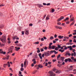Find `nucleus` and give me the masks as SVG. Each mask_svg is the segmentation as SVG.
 I'll return each mask as SVG.
<instances>
[{"label": "nucleus", "instance_id": "774afa93", "mask_svg": "<svg viewBox=\"0 0 76 76\" xmlns=\"http://www.w3.org/2000/svg\"><path fill=\"white\" fill-rule=\"evenodd\" d=\"M73 34L74 35H76V32L74 33Z\"/></svg>", "mask_w": 76, "mask_h": 76}, {"label": "nucleus", "instance_id": "393cba45", "mask_svg": "<svg viewBox=\"0 0 76 76\" xmlns=\"http://www.w3.org/2000/svg\"><path fill=\"white\" fill-rule=\"evenodd\" d=\"M59 49L57 47H56L55 48V50H56V51H58Z\"/></svg>", "mask_w": 76, "mask_h": 76}, {"label": "nucleus", "instance_id": "a211bd4d", "mask_svg": "<svg viewBox=\"0 0 76 76\" xmlns=\"http://www.w3.org/2000/svg\"><path fill=\"white\" fill-rule=\"evenodd\" d=\"M16 38H17V36H15L13 37L12 39L14 40H15V39H16Z\"/></svg>", "mask_w": 76, "mask_h": 76}, {"label": "nucleus", "instance_id": "72a5a7b5", "mask_svg": "<svg viewBox=\"0 0 76 76\" xmlns=\"http://www.w3.org/2000/svg\"><path fill=\"white\" fill-rule=\"evenodd\" d=\"M68 61V59H66L65 60V63H67V62Z\"/></svg>", "mask_w": 76, "mask_h": 76}, {"label": "nucleus", "instance_id": "2f4dec72", "mask_svg": "<svg viewBox=\"0 0 76 76\" xmlns=\"http://www.w3.org/2000/svg\"><path fill=\"white\" fill-rule=\"evenodd\" d=\"M7 65H8V64H4V67H6V66H7Z\"/></svg>", "mask_w": 76, "mask_h": 76}, {"label": "nucleus", "instance_id": "f257e3e1", "mask_svg": "<svg viewBox=\"0 0 76 76\" xmlns=\"http://www.w3.org/2000/svg\"><path fill=\"white\" fill-rule=\"evenodd\" d=\"M48 73L50 74V76H56V74H54V73L52 71H49L48 72Z\"/></svg>", "mask_w": 76, "mask_h": 76}, {"label": "nucleus", "instance_id": "f8f14e48", "mask_svg": "<svg viewBox=\"0 0 76 76\" xmlns=\"http://www.w3.org/2000/svg\"><path fill=\"white\" fill-rule=\"evenodd\" d=\"M76 52H74V53H72L71 54V56H74L75 57L76 56Z\"/></svg>", "mask_w": 76, "mask_h": 76}, {"label": "nucleus", "instance_id": "f03ea898", "mask_svg": "<svg viewBox=\"0 0 76 76\" xmlns=\"http://www.w3.org/2000/svg\"><path fill=\"white\" fill-rule=\"evenodd\" d=\"M42 54L41 53H39L38 54V56L39 57V58H40V59L41 60L42 58V57H44V55H45V54H43L42 55V56H41Z\"/></svg>", "mask_w": 76, "mask_h": 76}, {"label": "nucleus", "instance_id": "680f3d73", "mask_svg": "<svg viewBox=\"0 0 76 76\" xmlns=\"http://www.w3.org/2000/svg\"><path fill=\"white\" fill-rule=\"evenodd\" d=\"M21 33H22V35H24V31H22L21 32Z\"/></svg>", "mask_w": 76, "mask_h": 76}, {"label": "nucleus", "instance_id": "58836bf2", "mask_svg": "<svg viewBox=\"0 0 76 76\" xmlns=\"http://www.w3.org/2000/svg\"><path fill=\"white\" fill-rule=\"evenodd\" d=\"M60 55H59L58 56H57V59L58 60L59 58H60Z\"/></svg>", "mask_w": 76, "mask_h": 76}, {"label": "nucleus", "instance_id": "9d476101", "mask_svg": "<svg viewBox=\"0 0 76 76\" xmlns=\"http://www.w3.org/2000/svg\"><path fill=\"white\" fill-rule=\"evenodd\" d=\"M67 48H69L70 50V51L72 50V46H68Z\"/></svg>", "mask_w": 76, "mask_h": 76}, {"label": "nucleus", "instance_id": "4d7b16f0", "mask_svg": "<svg viewBox=\"0 0 76 76\" xmlns=\"http://www.w3.org/2000/svg\"><path fill=\"white\" fill-rule=\"evenodd\" d=\"M44 38H42L41 39V41H44Z\"/></svg>", "mask_w": 76, "mask_h": 76}, {"label": "nucleus", "instance_id": "3c124183", "mask_svg": "<svg viewBox=\"0 0 76 76\" xmlns=\"http://www.w3.org/2000/svg\"><path fill=\"white\" fill-rule=\"evenodd\" d=\"M9 56H7V58H6V59H7V60H9Z\"/></svg>", "mask_w": 76, "mask_h": 76}, {"label": "nucleus", "instance_id": "c03bdc74", "mask_svg": "<svg viewBox=\"0 0 76 76\" xmlns=\"http://www.w3.org/2000/svg\"><path fill=\"white\" fill-rule=\"evenodd\" d=\"M44 50H47V47H45V48H44Z\"/></svg>", "mask_w": 76, "mask_h": 76}, {"label": "nucleus", "instance_id": "603ef678", "mask_svg": "<svg viewBox=\"0 0 76 76\" xmlns=\"http://www.w3.org/2000/svg\"><path fill=\"white\" fill-rule=\"evenodd\" d=\"M58 29H62V27H59Z\"/></svg>", "mask_w": 76, "mask_h": 76}, {"label": "nucleus", "instance_id": "0e129e2a", "mask_svg": "<svg viewBox=\"0 0 76 76\" xmlns=\"http://www.w3.org/2000/svg\"><path fill=\"white\" fill-rule=\"evenodd\" d=\"M71 59H72L73 60H74V59H75L74 57H71Z\"/></svg>", "mask_w": 76, "mask_h": 76}, {"label": "nucleus", "instance_id": "4468645a", "mask_svg": "<svg viewBox=\"0 0 76 76\" xmlns=\"http://www.w3.org/2000/svg\"><path fill=\"white\" fill-rule=\"evenodd\" d=\"M50 40L54 39V37L53 36H50Z\"/></svg>", "mask_w": 76, "mask_h": 76}, {"label": "nucleus", "instance_id": "f3484780", "mask_svg": "<svg viewBox=\"0 0 76 76\" xmlns=\"http://www.w3.org/2000/svg\"><path fill=\"white\" fill-rule=\"evenodd\" d=\"M58 38H60V39H61L63 38V36H58Z\"/></svg>", "mask_w": 76, "mask_h": 76}, {"label": "nucleus", "instance_id": "5fc2aeb1", "mask_svg": "<svg viewBox=\"0 0 76 76\" xmlns=\"http://www.w3.org/2000/svg\"><path fill=\"white\" fill-rule=\"evenodd\" d=\"M43 38H44V39H47V38L45 37H44Z\"/></svg>", "mask_w": 76, "mask_h": 76}, {"label": "nucleus", "instance_id": "e433bc0d", "mask_svg": "<svg viewBox=\"0 0 76 76\" xmlns=\"http://www.w3.org/2000/svg\"><path fill=\"white\" fill-rule=\"evenodd\" d=\"M54 37L55 38H57V34H55L54 35Z\"/></svg>", "mask_w": 76, "mask_h": 76}, {"label": "nucleus", "instance_id": "2eb2a0df", "mask_svg": "<svg viewBox=\"0 0 76 76\" xmlns=\"http://www.w3.org/2000/svg\"><path fill=\"white\" fill-rule=\"evenodd\" d=\"M66 55H67L68 56H70L71 55V54L69 52H67L66 54Z\"/></svg>", "mask_w": 76, "mask_h": 76}, {"label": "nucleus", "instance_id": "bf43d9fd", "mask_svg": "<svg viewBox=\"0 0 76 76\" xmlns=\"http://www.w3.org/2000/svg\"><path fill=\"white\" fill-rule=\"evenodd\" d=\"M73 48H75L76 47V45H74L73 46H72Z\"/></svg>", "mask_w": 76, "mask_h": 76}, {"label": "nucleus", "instance_id": "ea45409f", "mask_svg": "<svg viewBox=\"0 0 76 76\" xmlns=\"http://www.w3.org/2000/svg\"><path fill=\"white\" fill-rule=\"evenodd\" d=\"M65 23H62V26H65Z\"/></svg>", "mask_w": 76, "mask_h": 76}, {"label": "nucleus", "instance_id": "9b49d317", "mask_svg": "<svg viewBox=\"0 0 76 76\" xmlns=\"http://www.w3.org/2000/svg\"><path fill=\"white\" fill-rule=\"evenodd\" d=\"M38 66L39 67V68H42V67H43V66L41 64H39L38 65Z\"/></svg>", "mask_w": 76, "mask_h": 76}, {"label": "nucleus", "instance_id": "bb28decb", "mask_svg": "<svg viewBox=\"0 0 76 76\" xmlns=\"http://www.w3.org/2000/svg\"><path fill=\"white\" fill-rule=\"evenodd\" d=\"M57 47L59 49L60 48H61V46L60 45H58V47Z\"/></svg>", "mask_w": 76, "mask_h": 76}, {"label": "nucleus", "instance_id": "cd10ccee", "mask_svg": "<svg viewBox=\"0 0 76 76\" xmlns=\"http://www.w3.org/2000/svg\"><path fill=\"white\" fill-rule=\"evenodd\" d=\"M53 72H55L57 71V69H56V68H53Z\"/></svg>", "mask_w": 76, "mask_h": 76}, {"label": "nucleus", "instance_id": "4c0bfd02", "mask_svg": "<svg viewBox=\"0 0 76 76\" xmlns=\"http://www.w3.org/2000/svg\"><path fill=\"white\" fill-rule=\"evenodd\" d=\"M54 11H55V10H54V9H52V13H54Z\"/></svg>", "mask_w": 76, "mask_h": 76}, {"label": "nucleus", "instance_id": "79ce46f5", "mask_svg": "<svg viewBox=\"0 0 76 76\" xmlns=\"http://www.w3.org/2000/svg\"><path fill=\"white\" fill-rule=\"evenodd\" d=\"M19 43V41L18 40H16V41L15 42V44H17Z\"/></svg>", "mask_w": 76, "mask_h": 76}, {"label": "nucleus", "instance_id": "49530a36", "mask_svg": "<svg viewBox=\"0 0 76 76\" xmlns=\"http://www.w3.org/2000/svg\"><path fill=\"white\" fill-rule=\"evenodd\" d=\"M20 69V71H23L24 70V69H23V68H21Z\"/></svg>", "mask_w": 76, "mask_h": 76}, {"label": "nucleus", "instance_id": "09e8293b", "mask_svg": "<svg viewBox=\"0 0 76 76\" xmlns=\"http://www.w3.org/2000/svg\"><path fill=\"white\" fill-rule=\"evenodd\" d=\"M50 54H52L53 53V51L52 50V51H50Z\"/></svg>", "mask_w": 76, "mask_h": 76}, {"label": "nucleus", "instance_id": "6e6d98bb", "mask_svg": "<svg viewBox=\"0 0 76 76\" xmlns=\"http://www.w3.org/2000/svg\"><path fill=\"white\" fill-rule=\"evenodd\" d=\"M19 75H22V72L21 71H19Z\"/></svg>", "mask_w": 76, "mask_h": 76}, {"label": "nucleus", "instance_id": "f704fd0d", "mask_svg": "<svg viewBox=\"0 0 76 76\" xmlns=\"http://www.w3.org/2000/svg\"><path fill=\"white\" fill-rule=\"evenodd\" d=\"M57 66L60 67H61V64H58Z\"/></svg>", "mask_w": 76, "mask_h": 76}, {"label": "nucleus", "instance_id": "1a4fd4ad", "mask_svg": "<svg viewBox=\"0 0 76 76\" xmlns=\"http://www.w3.org/2000/svg\"><path fill=\"white\" fill-rule=\"evenodd\" d=\"M25 34L26 35H28L29 34V30L25 31Z\"/></svg>", "mask_w": 76, "mask_h": 76}, {"label": "nucleus", "instance_id": "423d86ee", "mask_svg": "<svg viewBox=\"0 0 76 76\" xmlns=\"http://www.w3.org/2000/svg\"><path fill=\"white\" fill-rule=\"evenodd\" d=\"M61 71L60 70H57L56 72V73H60Z\"/></svg>", "mask_w": 76, "mask_h": 76}, {"label": "nucleus", "instance_id": "052dcab7", "mask_svg": "<svg viewBox=\"0 0 76 76\" xmlns=\"http://www.w3.org/2000/svg\"><path fill=\"white\" fill-rule=\"evenodd\" d=\"M55 56V55H52V56H51V57L52 58H53V57H54Z\"/></svg>", "mask_w": 76, "mask_h": 76}, {"label": "nucleus", "instance_id": "13d9d810", "mask_svg": "<svg viewBox=\"0 0 76 76\" xmlns=\"http://www.w3.org/2000/svg\"><path fill=\"white\" fill-rule=\"evenodd\" d=\"M72 34H70L69 35V37H72Z\"/></svg>", "mask_w": 76, "mask_h": 76}, {"label": "nucleus", "instance_id": "864d4df0", "mask_svg": "<svg viewBox=\"0 0 76 76\" xmlns=\"http://www.w3.org/2000/svg\"><path fill=\"white\" fill-rule=\"evenodd\" d=\"M33 24L32 23H30L29 24V26H32Z\"/></svg>", "mask_w": 76, "mask_h": 76}, {"label": "nucleus", "instance_id": "6ab92c4d", "mask_svg": "<svg viewBox=\"0 0 76 76\" xmlns=\"http://www.w3.org/2000/svg\"><path fill=\"white\" fill-rule=\"evenodd\" d=\"M59 51H60L61 52V53H63L64 52V50H61V49H59Z\"/></svg>", "mask_w": 76, "mask_h": 76}, {"label": "nucleus", "instance_id": "a19ab883", "mask_svg": "<svg viewBox=\"0 0 76 76\" xmlns=\"http://www.w3.org/2000/svg\"><path fill=\"white\" fill-rule=\"evenodd\" d=\"M1 47H3V46H4V44H2L1 45Z\"/></svg>", "mask_w": 76, "mask_h": 76}, {"label": "nucleus", "instance_id": "20e7f679", "mask_svg": "<svg viewBox=\"0 0 76 76\" xmlns=\"http://www.w3.org/2000/svg\"><path fill=\"white\" fill-rule=\"evenodd\" d=\"M44 54L45 56V57H47V56H49L50 55V54L48 52H45Z\"/></svg>", "mask_w": 76, "mask_h": 76}, {"label": "nucleus", "instance_id": "473e14b6", "mask_svg": "<svg viewBox=\"0 0 76 76\" xmlns=\"http://www.w3.org/2000/svg\"><path fill=\"white\" fill-rule=\"evenodd\" d=\"M60 18L61 19V20H62V19H64V17L61 16L60 17Z\"/></svg>", "mask_w": 76, "mask_h": 76}, {"label": "nucleus", "instance_id": "7ed1b4c3", "mask_svg": "<svg viewBox=\"0 0 76 76\" xmlns=\"http://www.w3.org/2000/svg\"><path fill=\"white\" fill-rule=\"evenodd\" d=\"M56 47V46L55 45H52V46L51 45H49V48H50V49H53V50H54V49H55Z\"/></svg>", "mask_w": 76, "mask_h": 76}, {"label": "nucleus", "instance_id": "c85d7f7f", "mask_svg": "<svg viewBox=\"0 0 76 76\" xmlns=\"http://www.w3.org/2000/svg\"><path fill=\"white\" fill-rule=\"evenodd\" d=\"M67 59H68V60L69 62H70V61H72V60H71V59H70V58H68Z\"/></svg>", "mask_w": 76, "mask_h": 76}, {"label": "nucleus", "instance_id": "de8ad7c7", "mask_svg": "<svg viewBox=\"0 0 76 76\" xmlns=\"http://www.w3.org/2000/svg\"><path fill=\"white\" fill-rule=\"evenodd\" d=\"M55 27L56 28V29H58V27H58V26H55Z\"/></svg>", "mask_w": 76, "mask_h": 76}, {"label": "nucleus", "instance_id": "ddd939ff", "mask_svg": "<svg viewBox=\"0 0 76 76\" xmlns=\"http://www.w3.org/2000/svg\"><path fill=\"white\" fill-rule=\"evenodd\" d=\"M15 48L16 49L15 50L16 51H18L19 50H20V48H18L17 47H15Z\"/></svg>", "mask_w": 76, "mask_h": 76}, {"label": "nucleus", "instance_id": "c9c22d12", "mask_svg": "<svg viewBox=\"0 0 76 76\" xmlns=\"http://www.w3.org/2000/svg\"><path fill=\"white\" fill-rule=\"evenodd\" d=\"M57 25H61V22H59L58 23Z\"/></svg>", "mask_w": 76, "mask_h": 76}, {"label": "nucleus", "instance_id": "5701e85b", "mask_svg": "<svg viewBox=\"0 0 76 76\" xmlns=\"http://www.w3.org/2000/svg\"><path fill=\"white\" fill-rule=\"evenodd\" d=\"M68 20H69V18L67 17L64 20V21H66Z\"/></svg>", "mask_w": 76, "mask_h": 76}, {"label": "nucleus", "instance_id": "39448f33", "mask_svg": "<svg viewBox=\"0 0 76 76\" xmlns=\"http://www.w3.org/2000/svg\"><path fill=\"white\" fill-rule=\"evenodd\" d=\"M0 54H6V52L2 51V49H0Z\"/></svg>", "mask_w": 76, "mask_h": 76}, {"label": "nucleus", "instance_id": "412c9836", "mask_svg": "<svg viewBox=\"0 0 76 76\" xmlns=\"http://www.w3.org/2000/svg\"><path fill=\"white\" fill-rule=\"evenodd\" d=\"M53 52L55 53V54H57V53H58V52H56V51L55 50H54L53 51Z\"/></svg>", "mask_w": 76, "mask_h": 76}, {"label": "nucleus", "instance_id": "7c9ffc66", "mask_svg": "<svg viewBox=\"0 0 76 76\" xmlns=\"http://www.w3.org/2000/svg\"><path fill=\"white\" fill-rule=\"evenodd\" d=\"M64 39H69V37H64Z\"/></svg>", "mask_w": 76, "mask_h": 76}, {"label": "nucleus", "instance_id": "a18cd8bd", "mask_svg": "<svg viewBox=\"0 0 76 76\" xmlns=\"http://www.w3.org/2000/svg\"><path fill=\"white\" fill-rule=\"evenodd\" d=\"M74 23H75L74 22H73L72 23H71V24L70 25V26H72V25H73L74 24Z\"/></svg>", "mask_w": 76, "mask_h": 76}, {"label": "nucleus", "instance_id": "338daca9", "mask_svg": "<svg viewBox=\"0 0 76 76\" xmlns=\"http://www.w3.org/2000/svg\"><path fill=\"white\" fill-rule=\"evenodd\" d=\"M73 42H75V43H76V39H75L73 40Z\"/></svg>", "mask_w": 76, "mask_h": 76}, {"label": "nucleus", "instance_id": "b1692460", "mask_svg": "<svg viewBox=\"0 0 76 76\" xmlns=\"http://www.w3.org/2000/svg\"><path fill=\"white\" fill-rule=\"evenodd\" d=\"M63 62V61H62V60H61L59 61H58V63H61Z\"/></svg>", "mask_w": 76, "mask_h": 76}, {"label": "nucleus", "instance_id": "6e6552de", "mask_svg": "<svg viewBox=\"0 0 76 76\" xmlns=\"http://www.w3.org/2000/svg\"><path fill=\"white\" fill-rule=\"evenodd\" d=\"M4 39H1V41L3 42H4L5 41H6V37H4Z\"/></svg>", "mask_w": 76, "mask_h": 76}, {"label": "nucleus", "instance_id": "dca6fc26", "mask_svg": "<svg viewBox=\"0 0 76 76\" xmlns=\"http://www.w3.org/2000/svg\"><path fill=\"white\" fill-rule=\"evenodd\" d=\"M49 19H50V18H49L48 16H47L46 18V20H49Z\"/></svg>", "mask_w": 76, "mask_h": 76}, {"label": "nucleus", "instance_id": "e2e57ef3", "mask_svg": "<svg viewBox=\"0 0 76 76\" xmlns=\"http://www.w3.org/2000/svg\"><path fill=\"white\" fill-rule=\"evenodd\" d=\"M40 52V50H38L37 51V53H39Z\"/></svg>", "mask_w": 76, "mask_h": 76}, {"label": "nucleus", "instance_id": "a878e982", "mask_svg": "<svg viewBox=\"0 0 76 76\" xmlns=\"http://www.w3.org/2000/svg\"><path fill=\"white\" fill-rule=\"evenodd\" d=\"M74 17H72V19H70V22H72V21H73V20H74Z\"/></svg>", "mask_w": 76, "mask_h": 76}, {"label": "nucleus", "instance_id": "4be33fe9", "mask_svg": "<svg viewBox=\"0 0 76 76\" xmlns=\"http://www.w3.org/2000/svg\"><path fill=\"white\" fill-rule=\"evenodd\" d=\"M27 62V61H26V60H25L24 63V66H26V64Z\"/></svg>", "mask_w": 76, "mask_h": 76}, {"label": "nucleus", "instance_id": "37998d69", "mask_svg": "<svg viewBox=\"0 0 76 76\" xmlns=\"http://www.w3.org/2000/svg\"><path fill=\"white\" fill-rule=\"evenodd\" d=\"M40 50L41 52H42L43 51H44V49H43V48H41L40 49Z\"/></svg>", "mask_w": 76, "mask_h": 76}, {"label": "nucleus", "instance_id": "aec40b11", "mask_svg": "<svg viewBox=\"0 0 76 76\" xmlns=\"http://www.w3.org/2000/svg\"><path fill=\"white\" fill-rule=\"evenodd\" d=\"M61 60L62 61H64V57H62L61 58Z\"/></svg>", "mask_w": 76, "mask_h": 76}, {"label": "nucleus", "instance_id": "0eeeda50", "mask_svg": "<svg viewBox=\"0 0 76 76\" xmlns=\"http://www.w3.org/2000/svg\"><path fill=\"white\" fill-rule=\"evenodd\" d=\"M7 40H8V42H7L8 44H10V38H8L7 39Z\"/></svg>", "mask_w": 76, "mask_h": 76}, {"label": "nucleus", "instance_id": "69168bd1", "mask_svg": "<svg viewBox=\"0 0 76 76\" xmlns=\"http://www.w3.org/2000/svg\"><path fill=\"white\" fill-rule=\"evenodd\" d=\"M24 73L25 74H27V72H26V70L24 71Z\"/></svg>", "mask_w": 76, "mask_h": 76}, {"label": "nucleus", "instance_id": "8fccbe9b", "mask_svg": "<svg viewBox=\"0 0 76 76\" xmlns=\"http://www.w3.org/2000/svg\"><path fill=\"white\" fill-rule=\"evenodd\" d=\"M60 20H61L60 18H59L57 20L58 22H60Z\"/></svg>", "mask_w": 76, "mask_h": 76}, {"label": "nucleus", "instance_id": "c756f323", "mask_svg": "<svg viewBox=\"0 0 76 76\" xmlns=\"http://www.w3.org/2000/svg\"><path fill=\"white\" fill-rule=\"evenodd\" d=\"M39 42H35L34 44H39Z\"/></svg>", "mask_w": 76, "mask_h": 76}]
</instances>
